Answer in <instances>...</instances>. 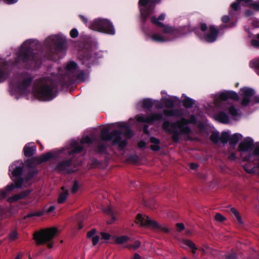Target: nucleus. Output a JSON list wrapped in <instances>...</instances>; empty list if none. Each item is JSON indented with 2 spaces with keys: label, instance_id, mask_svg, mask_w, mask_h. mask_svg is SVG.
Returning a JSON list of instances; mask_svg holds the SVG:
<instances>
[{
  "label": "nucleus",
  "instance_id": "obj_1",
  "mask_svg": "<svg viewBox=\"0 0 259 259\" xmlns=\"http://www.w3.org/2000/svg\"><path fill=\"white\" fill-rule=\"evenodd\" d=\"M118 126L120 127V131H114L113 133H109L111 126L113 124L108 125L102 128L101 131V138L104 141L112 140L115 144H117L119 147L122 148L126 145L125 140L121 139L122 134L126 132L124 135V137L126 138H130L132 136V134L128 131L125 123H118Z\"/></svg>",
  "mask_w": 259,
  "mask_h": 259
},
{
  "label": "nucleus",
  "instance_id": "obj_2",
  "mask_svg": "<svg viewBox=\"0 0 259 259\" xmlns=\"http://www.w3.org/2000/svg\"><path fill=\"white\" fill-rule=\"evenodd\" d=\"M189 122L195 123V118L192 117L189 121L185 119H182L180 122L172 123H170L168 121H165L162 125V128L165 131L172 134L173 140L177 142L181 135L188 134L190 132V129L187 126Z\"/></svg>",
  "mask_w": 259,
  "mask_h": 259
},
{
  "label": "nucleus",
  "instance_id": "obj_3",
  "mask_svg": "<svg viewBox=\"0 0 259 259\" xmlns=\"http://www.w3.org/2000/svg\"><path fill=\"white\" fill-rule=\"evenodd\" d=\"M239 151L243 161L259 160V143L253 144L250 138L245 139L240 144Z\"/></svg>",
  "mask_w": 259,
  "mask_h": 259
},
{
  "label": "nucleus",
  "instance_id": "obj_4",
  "mask_svg": "<svg viewBox=\"0 0 259 259\" xmlns=\"http://www.w3.org/2000/svg\"><path fill=\"white\" fill-rule=\"evenodd\" d=\"M22 168V164L20 161H17L10 165L9 167V171L11 172L10 175L12 180L15 182V184H11L7 186L5 190L1 191V198L6 197L7 193L12 191L15 188H19L23 185V180L20 178Z\"/></svg>",
  "mask_w": 259,
  "mask_h": 259
},
{
  "label": "nucleus",
  "instance_id": "obj_5",
  "mask_svg": "<svg viewBox=\"0 0 259 259\" xmlns=\"http://www.w3.org/2000/svg\"><path fill=\"white\" fill-rule=\"evenodd\" d=\"M56 88L51 80L42 82L39 87L34 91V95L40 100L49 101L53 99L55 96Z\"/></svg>",
  "mask_w": 259,
  "mask_h": 259
},
{
  "label": "nucleus",
  "instance_id": "obj_6",
  "mask_svg": "<svg viewBox=\"0 0 259 259\" xmlns=\"http://www.w3.org/2000/svg\"><path fill=\"white\" fill-rule=\"evenodd\" d=\"M135 223L139 224L141 227L150 228L154 230L162 231L165 232L168 231L166 227L160 225L157 222L146 214H138Z\"/></svg>",
  "mask_w": 259,
  "mask_h": 259
},
{
  "label": "nucleus",
  "instance_id": "obj_7",
  "mask_svg": "<svg viewBox=\"0 0 259 259\" xmlns=\"http://www.w3.org/2000/svg\"><path fill=\"white\" fill-rule=\"evenodd\" d=\"M92 30L106 33L109 34H114L115 30L112 24L107 20L97 19L94 20L89 26Z\"/></svg>",
  "mask_w": 259,
  "mask_h": 259
},
{
  "label": "nucleus",
  "instance_id": "obj_8",
  "mask_svg": "<svg viewBox=\"0 0 259 259\" xmlns=\"http://www.w3.org/2000/svg\"><path fill=\"white\" fill-rule=\"evenodd\" d=\"M31 40H28L25 41L22 45L21 48L19 51L18 60L19 62L21 60L24 61L32 60V61H36V56L31 52L32 47Z\"/></svg>",
  "mask_w": 259,
  "mask_h": 259
},
{
  "label": "nucleus",
  "instance_id": "obj_9",
  "mask_svg": "<svg viewBox=\"0 0 259 259\" xmlns=\"http://www.w3.org/2000/svg\"><path fill=\"white\" fill-rule=\"evenodd\" d=\"M56 228L41 230L34 233L33 238L37 244H41L50 241L57 232Z\"/></svg>",
  "mask_w": 259,
  "mask_h": 259
},
{
  "label": "nucleus",
  "instance_id": "obj_10",
  "mask_svg": "<svg viewBox=\"0 0 259 259\" xmlns=\"http://www.w3.org/2000/svg\"><path fill=\"white\" fill-rule=\"evenodd\" d=\"M159 0H140L139 8L142 17L146 19L149 16L154 12V8H152L153 4L158 3Z\"/></svg>",
  "mask_w": 259,
  "mask_h": 259
},
{
  "label": "nucleus",
  "instance_id": "obj_11",
  "mask_svg": "<svg viewBox=\"0 0 259 259\" xmlns=\"http://www.w3.org/2000/svg\"><path fill=\"white\" fill-rule=\"evenodd\" d=\"M240 5L249 6L255 10H259V2H253L252 0H237L231 6L230 13L233 14L234 11L238 10Z\"/></svg>",
  "mask_w": 259,
  "mask_h": 259
},
{
  "label": "nucleus",
  "instance_id": "obj_12",
  "mask_svg": "<svg viewBox=\"0 0 259 259\" xmlns=\"http://www.w3.org/2000/svg\"><path fill=\"white\" fill-rule=\"evenodd\" d=\"M165 15L164 14H161L158 18V19H157L155 17H153L151 18V22L152 23L157 26L163 27V31L164 34L171 35L174 33V29L171 27L163 25V24L160 22L161 20H163L165 18Z\"/></svg>",
  "mask_w": 259,
  "mask_h": 259
},
{
  "label": "nucleus",
  "instance_id": "obj_13",
  "mask_svg": "<svg viewBox=\"0 0 259 259\" xmlns=\"http://www.w3.org/2000/svg\"><path fill=\"white\" fill-rule=\"evenodd\" d=\"M254 94V91L250 88H243L241 89L240 90V96L242 98V105H246L248 104Z\"/></svg>",
  "mask_w": 259,
  "mask_h": 259
},
{
  "label": "nucleus",
  "instance_id": "obj_14",
  "mask_svg": "<svg viewBox=\"0 0 259 259\" xmlns=\"http://www.w3.org/2000/svg\"><path fill=\"white\" fill-rule=\"evenodd\" d=\"M47 42L50 47H58L64 45L65 38L63 36L52 35L47 38Z\"/></svg>",
  "mask_w": 259,
  "mask_h": 259
},
{
  "label": "nucleus",
  "instance_id": "obj_15",
  "mask_svg": "<svg viewBox=\"0 0 259 259\" xmlns=\"http://www.w3.org/2000/svg\"><path fill=\"white\" fill-rule=\"evenodd\" d=\"M246 162L243 167L247 172L259 174V160H248Z\"/></svg>",
  "mask_w": 259,
  "mask_h": 259
},
{
  "label": "nucleus",
  "instance_id": "obj_16",
  "mask_svg": "<svg viewBox=\"0 0 259 259\" xmlns=\"http://www.w3.org/2000/svg\"><path fill=\"white\" fill-rule=\"evenodd\" d=\"M137 121L141 122L151 123L154 121L160 120L162 118L161 114H154L149 116L143 115H138L136 117Z\"/></svg>",
  "mask_w": 259,
  "mask_h": 259
},
{
  "label": "nucleus",
  "instance_id": "obj_17",
  "mask_svg": "<svg viewBox=\"0 0 259 259\" xmlns=\"http://www.w3.org/2000/svg\"><path fill=\"white\" fill-rule=\"evenodd\" d=\"M219 31L213 26H210L209 28V33L202 37V34H198V35L204 39V40L208 42H212L216 40Z\"/></svg>",
  "mask_w": 259,
  "mask_h": 259
},
{
  "label": "nucleus",
  "instance_id": "obj_18",
  "mask_svg": "<svg viewBox=\"0 0 259 259\" xmlns=\"http://www.w3.org/2000/svg\"><path fill=\"white\" fill-rule=\"evenodd\" d=\"M10 65L3 61H0V82L5 80L8 75Z\"/></svg>",
  "mask_w": 259,
  "mask_h": 259
},
{
  "label": "nucleus",
  "instance_id": "obj_19",
  "mask_svg": "<svg viewBox=\"0 0 259 259\" xmlns=\"http://www.w3.org/2000/svg\"><path fill=\"white\" fill-rule=\"evenodd\" d=\"M219 99L222 101H225L229 99H232L234 100H238V95L233 91H226L222 92L219 95Z\"/></svg>",
  "mask_w": 259,
  "mask_h": 259
},
{
  "label": "nucleus",
  "instance_id": "obj_20",
  "mask_svg": "<svg viewBox=\"0 0 259 259\" xmlns=\"http://www.w3.org/2000/svg\"><path fill=\"white\" fill-rule=\"evenodd\" d=\"M162 101L164 104V106L168 108H172L175 104L179 101V99L176 97H168L167 98L162 97Z\"/></svg>",
  "mask_w": 259,
  "mask_h": 259
},
{
  "label": "nucleus",
  "instance_id": "obj_21",
  "mask_svg": "<svg viewBox=\"0 0 259 259\" xmlns=\"http://www.w3.org/2000/svg\"><path fill=\"white\" fill-rule=\"evenodd\" d=\"M105 211L109 215V217L110 218L107 221V223L108 224H111L117 220V219L116 215L118 214L117 211H113L111 207L107 208Z\"/></svg>",
  "mask_w": 259,
  "mask_h": 259
},
{
  "label": "nucleus",
  "instance_id": "obj_22",
  "mask_svg": "<svg viewBox=\"0 0 259 259\" xmlns=\"http://www.w3.org/2000/svg\"><path fill=\"white\" fill-rule=\"evenodd\" d=\"M35 150V146L33 145L32 143L26 144L23 149L24 155L26 156H31Z\"/></svg>",
  "mask_w": 259,
  "mask_h": 259
},
{
  "label": "nucleus",
  "instance_id": "obj_23",
  "mask_svg": "<svg viewBox=\"0 0 259 259\" xmlns=\"http://www.w3.org/2000/svg\"><path fill=\"white\" fill-rule=\"evenodd\" d=\"M214 118L217 120L224 123H228L229 121L228 116L223 112L216 114Z\"/></svg>",
  "mask_w": 259,
  "mask_h": 259
},
{
  "label": "nucleus",
  "instance_id": "obj_24",
  "mask_svg": "<svg viewBox=\"0 0 259 259\" xmlns=\"http://www.w3.org/2000/svg\"><path fill=\"white\" fill-rule=\"evenodd\" d=\"M30 193V191H26L23 192L20 194H16L12 197L9 198V201L10 202H13L16 201L20 199L23 198L27 196Z\"/></svg>",
  "mask_w": 259,
  "mask_h": 259
},
{
  "label": "nucleus",
  "instance_id": "obj_25",
  "mask_svg": "<svg viewBox=\"0 0 259 259\" xmlns=\"http://www.w3.org/2000/svg\"><path fill=\"white\" fill-rule=\"evenodd\" d=\"M31 81V77L29 75H27L24 77L22 82L19 84V90L21 91L24 90L30 84Z\"/></svg>",
  "mask_w": 259,
  "mask_h": 259
},
{
  "label": "nucleus",
  "instance_id": "obj_26",
  "mask_svg": "<svg viewBox=\"0 0 259 259\" xmlns=\"http://www.w3.org/2000/svg\"><path fill=\"white\" fill-rule=\"evenodd\" d=\"M68 196V191L67 190L65 189L64 187H62V192L60 193L59 198L58 199V202L59 203H63L67 199Z\"/></svg>",
  "mask_w": 259,
  "mask_h": 259
},
{
  "label": "nucleus",
  "instance_id": "obj_27",
  "mask_svg": "<svg viewBox=\"0 0 259 259\" xmlns=\"http://www.w3.org/2000/svg\"><path fill=\"white\" fill-rule=\"evenodd\" d=\"M230 213L232 217L237 220L239 224L242 225L243 224V221L239 212L235 208H231Z\"/></svg>",
  "mask_w": 259,
  "mask_h": 259
},
{
  "label": "nucleus",
  "instance_id": "obj_28",
  "mask_svg": "<svg viewBox=\"0 0 259 259\" xmlns=\"http://www.w3.org/2000/svg\"><path fill=\"white\" fill-rule=\"evenodd\" d=\"M70 160L63 161L59 163L56 167V169L61 171H65L67 168L70 165Z\"/></svg>",
  "mask_w": 259,
  "mask_h": 259
},
{
  "label": "nucleus",
  "instance_id": "obj_29",
  "mask_svg": "<svg viewBox=\"0 0 259 259\" xmlns=\"http://www.w3.org/2000/svg\"><path fill=\"white\" fill-rule=\"evenodd\" d=\"M152 40L157 42H164L169 40V39L161 34L155 33L151 36Z\"/></svg>",
  "mask_w": 259,
  "mask_h": 259
},
{
  "label": "nucleus",
  "instance_id": "obj_30",
  "mask_svg": "<svg viewBox=\"0 0 259 259\" xmlns=\"http://www.w3.org/2000/svg\"><path fill=\"white\" fill-rule=\"evenodd\" d=\"M242 136L239 134H235L230 137L229 144L234 147L241 138Z\"/></svg>",
  "mask_w": 259,
  "mask_h": 259
},
{
  "label": "nucleus",
  "instance_id": "obj_31",
  "mask_svg": "<svg viewBox=\"0 0 259 259\" xmlns=\"http://www.w3.org/2000/svg\"><path fill=\"white\" fill-rule=\"evenodd\" d=\"M150 142L153 144L152 145H151V149L153 151H158L160 149L159 145L160 143L159 140L154 137H151L150 139Z\"/></svg>",
  "mask_w": 259,
  "mask_h": 259
},
{
  "label": "nucleus",
  "instance_id": "obj_32",
  "mask_svg": "<svg viewBox=\"0 0 259 259\" xmlns=\"http://www.w3.org/2000/svg\"><path fill=\"white\" fill-rule=\"evenodd\" d=\"M228 111L230 115L234 119H237L240 115L238 110L232 105H229L228 107Z\"/></svg>",
  "mask_w": 259,
  "mask_h": 259
},
{
  "label": "nucleus",
  "instance_id": "obj_33",
  "mask_svg": "<svg viewBox=\"0 0 259 259\" xmlns=\"http://www.w3.org/2000/svg\"><path fill=\"white\" fill-rule=\"evenodd\" d=\"M71 148L72 149L68 152L69 155H71L74 153L80 152L83 149V147L80 146H77V143L75 142H73L72 143Z\"/></svg>",
  "mask_w": 259,
  "mask_h": 259
},
{
  "label": "nucleus",
  "instance_id": "obj_34",
  "mask_svg": "<svg viewBox=\"0 0 259 259\" xmlns=\"http://www.w3.org/2000/svg\"><path fill=\"white\" fill-rule=\"evenodd\" d=\"M55 154L53 152H50L41 155L38 159V161L39 162L46 161L51 158L53 157Z\"/></svg>",
  "mask_w": 259,
  "mask_h": 259
},
{
  "label": "nucleus",
  "instance_id": "obj_35",
  "mask_svg": "<svg viewBox=\"0 0 259 259\" xmlns=\"http://www.w3.org/2000/svg\"><path fill=\"white\" fill-rule=\"evenodd\" d=\"M230 137L229 132H223L220 137V141L223 143H226L227 142L230 141Z\"/></svg>",
  "mask_w": 259,
  "mask_h": 259
},
{
  "label": "nucleus",
  "instance_id": "obj_36",
  "mask_svg": "<svg viewBox=\"0 0 259 259\" xmlns=\"http://www.w3.org/2000/svg\"><path fill=\"white\" fill-rule=\"evenodd\" d=\"M249 66L251 68H254L256 73L259 75V59L251 61Z\"/></svg>",
  "mask_w": 259,
  "mask_h": 259
},
{
  "label": "nucleus",
  "instance_id": "obj_37",
  "mask_svg": "<svg viewBox=\"0 0 259 259\" xmlns=\"http://www.w3.org/2000/svg\"><path fill=\"white\" fill-rule=\"evenodd\" d=\"M129 238L127 236H121L115 238V242L117 244H121L126 242Z\"/></svg>",
  "mask_w": 259,
  "mask_h": 259
},
{
  "label": "nucleus",
  "instance_id": "obj_38",
  "mask_svg": "<svg viewBox=\"0 0 259 259\" xmlns=\"http://www.w3.org/2000/svg\"><path fill=\"white\" fill-rule=\"evenodd\" d=\"M76 64L73 62H69L66 66L65 70L66 73L72 72L76 68Z\"/></svg>",
  "mask_w": 259,
  "mask_h": 259
},
{
  "label": "nucleus",
  "instance_id": "obj_39",
  "mask_svg": "<svg viewBox=\"0 0 259 259\" xmlns=\"http://www.w3.org/2000/svg\"><path fill=\"white\" fill-rule=\"evenodd\" d=\"M183 243L184 245H187L191 248L192 252L194 253L195 252V250L197 249V247L193 242L189 240H184Z\"/></svg>",
  "mask_w": 259,
  "mask_h": 259
},
{
  "label": "nucleus",
  "instance_id": "obj_40",
  "mask_svg": "<svg viewBox=\"0 0 259 259\" xmlns=\"http://www.w3.org/2000/svg\"><path fill=\"white\" fill-rule=\"evenodd\" d=\"M153 105V102L150 99H145L143 101V107L147 109L150 108Z\"/></svg>",
  "mask_w": 259,
  "mask_h": 259
},
{
  "label": "nucleus",
  "instance_id": "obj_41",
  "mask_svg": "<svg viewBox=\"0 0 259 259\" xmlns=\"http://www.w3.org/2000/svg\"><path fill=\"white\" fill-rule=\"evenodd\" d=\"M163 113L167 116H175L178 115L177 111L172 110H164Z\"/></svg>",
  "mask_w": 259,
  "mask_h": 259
},
{
  "label": "nucleus",
  "instance_id": "obj_42",
  "mask_svg": "<svg viewBox=\"0 0 259 259\" xmlns=\"http://www.w3.org/2000/svg\"><path fill=\"white\" fill-rule=\"evenodd\" d=\"M210 140L214 142L218 143L220 141V137L218 133H213L211 135Z\"/></svg>",
  "mask_w": 259,
  "mask_h": 259
},
{
  "label": "nucleus",
  "instance_id": "obj_43",
  "mask_svg": "<svg viewBox=\"0 0 259 259\" xmlns=\"http://www.w3.org/2000/svg\"><path fill=\"white\" fill-rule=\"evenodd\" d=\"M183 103L185 107H190L194 104V101L191 99L187 98L183 100Z\"/></svg>",
  "mask_w": 259,
  "mask_h": 259
},
{
  "label": "nucleus",
  "instance_id": "obj_44",
  "mask_svg": "<svg viewBox=\"0 0 259 259\" xmlns=\"http://www.w3.org/2000/svg\"><path fill=\"white\" fill-rule=\"evenodd\" d=\"M93 138L89 136H85L82 138L81 144H91L92 143Z\"/></svg>",
  "mask_w": 259,
  "mask_h": 259
},
{
  "label": "nucleus",
  "instance_id": "obj_45",
  "mask_svg": "<svg viewBox=\"0 0 259 259\" xmlns=\"http://www.w3.org/2000/svg\"><path fill=\"white\" fill-rule=\"evenodd\" d=\"M164 103L162 101V99L160 101H154L153 102V105H154L157 108L161 109L163 107Z\"/></svg>",
  "mask_w": 259,
  "mask_h": 259
},
{
  "label": "nucleus",
  "instance_id": "obj_46",
  "mask_svg": "<svg viewBox=\"0 0 259 259\" xmlns=\"http://www.w3.org/2000/svg\"><path fill=\"white\" fill-rule=\"evenodd\" d=\"M214 219L219 222H222L226 220V218L221 214L217 213L215 215Z\"/></svg>",
  "mask_w": 259,
  "mask_h": 259
},
{
  "label": "nucleus",
  "instance_id": "obj_47",
  "mask_svg": "<svg viewBox=\"0 0 259 259\" xmlns=\"http://www.w3.org/2000/svg\"><path fill=\"white\" fill-rule=\"evenodd\" d=\"M44 209L46 213H50L55 210V207L54 205H51L49 207L45 206Z\"/></svg>",
  "mask_w": 259,
  "mask_h": 259
},
{
  "label": "nucleus",
  "instance_id": "obj_48",
  "mask_svg": "<svg viewBox=\"0 0 259 259\" xmlns=\"http://www.w3.org/2000/svg\"><path fill=\"white\" fill-rule=\"evenodd\" d=\"M96 235H97V232L95 229L92 230L91 231H90L87 233V237L89 239H92L93 236H95Z\"/></svg>",
  "mask_w": 259,
  "mask_h": 259
},
{
  "label": "nucleus",
  "instance_id": "obj_49",
  "mask_svg": "<svg viewBox=\"0 0 259 259\" xmlns=\"http://www.w3.org/2000/svg\"><path fill=\"white\" fill-rule=\"evenodd\" d=\"M252 46L259 48V39H252L250 41Z\"/></svg>",
  "mask_w": 259,
  "mask_h": 259
},
{
  "label": "nucleus",
  "instance_id": "obj_50",
  "mask_svg": "<svg viewBox=\"0 0 259 259\" xmlns=\"http://www.w3.org/2000/svg\"><path fill=\"white\" fill-rule=\"evenodd\" d=\"M78 187L79 186L78 183L77 182H74L73 185L71 188V192L73 193H75L77 191Z\"/></svg>",
  "mask_w": 259,
  "mask_h": 259
},
{
  "label": "nucleus",
  "instance_id": "obj_51",
  "mask_svg": "<svg viewBox=\"0 0 259 259\" xmlns=\"http://www.w3.org/2000/svg\"><path fill=\"white\" fill-rule=\"evenodd\" d=\"M70 34L72 38H75L78 36V33L76 29H73L70 31Z\"/></svg>",
  "mask_w": 259,
  "mask_h": 259
},
{
  "label": "nucleus",
  "instance_id": "obj_52",
  "mask_svg": "<svg viewBox=\"0 0 259 259\" xmlns=\"http://www.w3.org/2000/svg\"><path fill=\"white\" fill-rule=\"evenodd\" d=\"M93 244L94 245H96L99 240V236L97 235H96L95 236H93L92 239H91Z\"/></svg>",
  "mask_w": 259,
  "mask_h": 259
},
{
  "label": "nucleus",
  "instance_id": "obj_53",
  "mask_svg": "<svg viewBox=\"0 0 259 259\" xmlns=\"http://www.w3.org/2000/svg\"><path fill=\"white\" fill-rule=\"evenodd\" d=\"M17 237V233L16 231L13 232L9 235V238L11 240H15Z\"/></svg>",
  "mask_w": 259,
  "mask_h": 259
},
{
  "label": "nucleus",
  "instance_id": "obj_54",
  "mask_svg": "<svg viewBox=\"0 0 259 259\" xmlns=\"http://www.w3.org/2000/svg\"><path fill=\"white\" fill-rule=\"evenodd\" d=\"M101 237L102 239L108 240L110 238V235L108 233L102 232L101 233Z\"/></svg>",
  "mask_w": 259,
  "mask_h": 259
},
{
  "label": "nucleus",
  "instance_id": "obj_55",
  "mask_svg": "<svg viewBox=\"0 0 259 259\" xmlns=\"http://www.w3.org/2000/svg\"><path fill=\"white\" fill-rule=\"evenodd\" d=\"M45 213H46L44 211V209H43V210L42 211H36V212H34L33 214V215L39 217V216H41V215H44Z\"/></svg>",
  "mask_w": 259,
  "mask_h": 259
},
{
  "label": "nucleus",
  "instance_id": "obj_56",
  "mask_svg": "<svg viewBox=\"0 0 259 259\" xmlns=\"http://www.w3.org/2000/svg\"><path fill=\"white\" fill-rule=\"evenodd\" d=\"M177 227L179 231H181L184 229L185 227L183 223H178L177 224Z\"/></svg>",
  "mask_w": 259,
  "mask_h": 259
},
{
  "label": "nucleus",
  "instance_id": "obj_57",
  "mask_svg": "<svg viewBox=\"0 0 259 259\" xmlns=\"http://www.w3.org/2000/svg\"><path fill=\"white\" fill-rule=\"evenodd\" d=\"M222 21L224 22V23H227L230 20V17L228 16H224L222 18Z\"/></svg>",
  "mask_w": 259,
  "mask_h": 259
},
{
  "label": "nucleus",
  "instance_id": "obj_58",
  "mask_svg": "<svg viewBox=\"0 0 259 259\" xmlns=\"http://www.w3.org/2000/svg\"><path fill=\"white\" fill-rule=\"evenodd\" d=\"M201 31H202V33H204L205 30L207 29V26L204 23H202L201 24V28H200Z\"/></svg>",
  "mask_w": 259,
  "mask_h": 259
},
{
  "label": "nucleus",
  "instance_id": "obj_59",
  "mask_svg": "<svg viewBox=\"0 0 259 259\" xmlns=\"http://www.w3.org/2000/svg\"><path fill=\"white\" fill-rule=\"evenodd\" d=\"M140 242L139 241H137L134 243V244L132 246V247L135 249H136V248H138L140 246Z\"/></svg>",
  "mask_w": 259,
  "mask_h": 259
},
{
  "label": "nucleus",
  "instance_id": "obj_60",
  "mask_svg": "<svg viewBox=\"0 0 259 259\" xmlns=\"http://www.w3.org/2000/svg\"><path fill=\"white\" fill-rule=\"evenodd\" d=\"M105 147L104 146H101L97 148V151L102 152L105 151Z\"/></svg>",
  "mask_w": 259,
  "mask_h": 259
},
{
  "label": "nucleus",
  "instance_id": "obj_61",
  "mask_svg": "<svg viewBox=\"0 0 259 259\" xmlns=\"http://www.w3.org/2000/svg\"><path fill=\"white\" fill-rule=\"evenodd\" d=\"M18 0H4V1L8 4H12L16 3Z\"/></svg>",
  "mask_w": 259,
  "mask_h": 259
},
{
  "label": "nucleus",
  "instance_id": "obj_62",
  "mask_svg": "<svg viewBox=\"0 0 259 259\" xmlns=\"http://www.w3.org/2000/svg\"><path fill=\"white\" fill-rule=\"evenodd\" d=\"M146 146V143L145 142L141 141L138 143V146L140 148H143Z\"/></svg>",
  "mask_w": 259,
  "mask_h": 259
},
{
  "label": "nucleus",
  "instance_id": "obj_63",
  "mask_svg": "<svg viewBox=\"0 0 259 259\" xmlns=\"http://www.w3.org/2000/svg\"><path fill=\"white\" fill-rule=\"evenodd\" d=\"M190 167L192 169H195L198 167V165L196 163H191Z\"/></svg>",
  "mask_w": 259,
  "mask_h": 259
},
{
  "label": "nucleus",
  "instance_id": "obj_64",
  "mask_svg": "<svg viewBox=\"0 0 259 259\" xmlns=\"http://www.w3.org/2000/svg\"><path fill=\"white\" fill-rule=\"evenodd\" d=\"M229 158L230 160H234L236 158V156L234 153H232L231 154V155L229 156Z\"/></svg>",
  "mask_w": 259,
  "mask_h": 259
}]
</instances>
